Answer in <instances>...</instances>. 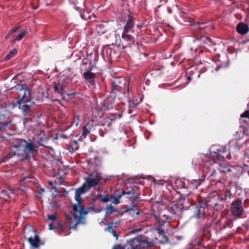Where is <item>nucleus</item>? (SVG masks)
Instances as JSON below:
<instances>
[{
	"label": "nucleus",
	"mask_w": 249,
	"mask_h": 249,
	"mask_svg": "<svg viewBox=\"0 0 249 249\" xmlns=\"http://www.w3.org/2000/svg\"><path fill=\"white\" fill-rule=\"evenodd\" d=\"M107 54V56H109L110 58L113 57V55L112 53H114V51L110 48H107L106 50Z\"/></svg>",
	"instance_id": "a18cd8bd"
},
{
	"label": "nucleus",
	"mask_w": 249,
	"mask_h": 249,
	"mask_svg": "<svg viewBox=\"0 0 249 249\" xmlns=\"http://www.w3.org/2000/svg\"><path fill=\"white\" fill-rule=\"evenodd\" d=\"M124 20L126 21V23L123 28L121 41L123 48H126L131 47L132 45L135 44V38L130 34L134 32L135 23L134 17L129 12L125 14Z\"/></svg>",
	"instance_id": "f257e3e1"
},
{
	"label": "nucleus",
	"mask_w": 249,
	"mask_h": 249,
	"mask_svg": "<svg viewBox=\"0 0 249 249\" xmlns=\"http://www.w3.org/2000/svg\"><path fill=\"white\" fill-rule=\"evenodd\" d=\"M27 33L26 31H24L22 32L19 33L14 39L13 42H16L17 41H19L22 39L26 35Z\"/></svg>",
	"instance_id": "4c0bfd02"
},
{
	"label": "nucleus",
	"mask_w": 249,
	"mask_h": 249,
	"mask_svg": "<svg viewBox=\"0 0 249 249\" xmlns=\"http://www.w3.org/2000/svg\"><path fill=\"white\" fill-rule=\"evenodd\" d=\"M126 87L128 90H129L128 85L124 80L121 78H116L112 82L111 91L114 93H116V91L124 93L123 89Z\"/></svg>",
	"instance_id": "f8f14e48"
},
{
	"label": "nucleus",
	"mask_w": 249,
	"mask_h": 249,
	"mask_svg": "<svg viewBox=\"0 0 249 249\" xmlns=\"http://www.w3.org/2000/svg\"><path fill=\"white\" fill-rule=\"evenodd\" d=\"M240 117L241 118H246L249 119V110H247L244 113L241 114Z\"/></svg>",
	"instance_id": "8fccbe9b"
},
{
	"label": "nucleus",
	"mask_w": 249,
	"mask_h": 249,
	"mask_svg": "<svg viewBox=\"0 0 249 249\" xmlns=\"http://www.w3.org/2000/svg\"><path fill=\"white\" fill-rule=\"evenodd\" d=\"M113 197H111V203L114 205H118L120 203V199L123 196H122V192L119 194L115 193V195H111Z\"/></svg>",
	"instance_id": "bb28decb"
},
{
	"label": "nucleus",
	"mask_w": 249,
	"mask_h": 249,
	"mask_svg": "<svg viewBox=\"0 0 249 249\" xmlns=\"http://www.w3.org/2000/svg\"><path fill=\"white\" fill-rule=\"evenodd\" d=\"M191 79H192V78H191V76H188V77H187V79H188L189 80H191Z\"/></svg>",
	"instance_id": "680f3d73"
},
{
	"label": "nucleus",
	"mask_w": 249,
	"mask_h": 249,
	"mask_svg": "<svg viewBox=\"0 0 249 249\" xmlns=\"http://www.w3.org/2000/svg\"><path fill=\"white\" fill-rule=\"evenodd\" d=\"M163 68V67H161L160 68H158L157 67H155L154 69H153L151 72V74H157L160 75L162 73V69Z\"/></svg>",
	"instance_id": "58836bf2"
},
{
	"label": "nucleus",
	"mask_w": 249,
	"mask_h": 249,
	"mask_svg": "<svg viewBox=\"0 0 249 249\" xmlns=\"http://www.w3.org/2000/svg\"><path fill=\"white\" fill-rule=\"evenodd\" d=\"M143 229L142 228H139L137 229L132 228L129 231L130 234H136L142 231Z\"/></svg>",
	"instance_id": "c03bdc74"
},
{
	"label": "nucleus",
	"mask_w": 249,
	"mask_h": 249,
	"mask_svg": "<svg viewBox=\"0 0 249 249\" xmlns=\"http://www.w3.org/2000/svg\"><path fill=\"white\" fill-rule=\"evenodd\" d=\"M5 117L3 114H0V124H1L2 127H5L8 124V122L4 121Z\"/></svg>",
	"instance_id": "a19ab883"
},
{
	"label": "nucleus",
	"mask_w": 249,
	"mask_h": 249,
	"mask_svg": "<svg viewBox=\"0 0 249 249\" xmlns=\"http://www.w3.org/2000/svg\"><path fill=\"white\" fill-rule=\"evenodd\" d=\"M89 190V189L87 187V186L84 183L80 187L75 190V195L74 198L75 200L77 201L76 204H82L81 203L82 198L81 197V196Z\"/></svg>",
	"instance_id": "dca6fc26"
},
{
	"label": "nucleus",
	"mask_w": 249,
	"mask_h": 249,
	"mask_svg": "<svg viewBox=\"0 0 249 249\" xmlns=\"http://www.w3.org/2000/svg\"><path fill=\"white\" fill-rule=\"evenodd\" d=\"M111 197H113V196L111 195H102L100 194L96 196L95 200H100L102 202L108 203L111 199Z\"/></svg>",
	"instance_id": "b1692460"
},
{
	"label": "nucleus",
	"mask_w": 249,
	"mask_h": 249,
	"mask_svg": "<svg viewBox=\"0 0 249 249\" xmlns=\"http://www.w3.org/2000/svg\"><path fill=\"white\" fill-rule=\"evenodd\" d=\"M242 133L241 131H236L235 133L233 134L235 139L236 140H239L241 138V135Z\"/></svg>",
	"instance_id": "de8ad7c7"
},
{
	"label": "nucleus",
	"mask_w": 249,
	"mask_h": 249,
	"mask_svg": "<svg viewBox=\"0 0 249 249\" xmlns=\"http://www.w3.org/2000/svg\"><path fill=\"white\" fill-rule=\"evenodd\" d=\"M125 248H127V246H126V245L125 246H124L121 244H119L115 245L113 246L112 249H125Z\"/></svg>",
	"instance_id": "49530a36"
},
{
	"label": "nucleus",
	"mask_w": 249,
	"mask_h": 249,
	"mask_svg": "<svg viewBox=\"0 0 249 249\" xmlns=\"http://www.w3.org/2000/svg\"><path fill=\"white\" fill-rule=\"evenodd\" d=\"M124 195L129 196L128 198L132 202H139L141 201L140 192H139V189L137 186L132 187L131 190L130 191H122V196H124Z\"/></svg>",
	"instance_id": "ddd939ff"
},
{
	"label": "nucleus",
	"mask_w": 249,
	"mask_h": 249,
	"mask_svg": "<svg viewBox=\"0 0 249 249\" xmlns=\"http://www.w3.org/2000/svg\"><path fill=\"white\" fill-rule=\"evenodd\" d=\"M71 82V79L68 75L63 74L59 79V83L63 86H67L68 84Z\"/></svg>",
	"instance_id": "393cba45"
},
{
	"label": "nucleus",
	"mask_w": 249,
	"mask_h": 249,
	"mask_svg": "<svg viewBox=\"0 0 249 249\" xmlns=\"http://www.w3.org/2000/svg\"><path fill=\"white\" fill-rule=\"evenodd\" d=\"M220 201H227L232 197V194L228 190H223L218 193Z\"/></svg>",
	"instance_id": "aec40b11"
},
{
	"label": "nucleus",
	"mask_w": 249,
	"mask_h": 249,
	"mask_svg": "<svg viewBox=\"0 0 249 249\" xmlns=\"http://www.w3.org/2000/svg\"><path fill=\"white\" fill-rule=\"evenodd\" d=\"M91 128V125L89 124L83 125L82 128L81 135L79 138V140L82 141L89 134Z\"/></svg>",
	"instance_id": "6ab92c4d"
},
{
	"label": "nucleus",
	"mask_w": 249,
	"mask_h": 249,
	"mask_svg": "<svg viewBox=\"0 0 249 249\" xmlns=\"http://www.w3.org/2000/svg\"><path fill=\"white\" fill-rule=\"evenodd\" d=\"M229 146V145L224 146L218 149L217 151L213 152L211 153V156L215 160V162L221 165L225 158L228 160H231V156L230 153Z\"/></svg>",
	"instance_id": "423d86ee"
},
{
	"label": "nucleus",
	"mask_w": 249,
	"mask_h": 249,
	"mask_svg": "<svg viewBox=\"0 0 249 249\" xmlns=\"http://www.w3.org/2000/svg\"><path fill=\"white\" fill-rule=\"evenodd\" d=\"M240 124H241V125L244 127H245L246 126V124H247L248 123V121H246V120H245L243 119H240Z\"/></svg>",
	"instance_id": "864d4df0"
},
{
	"label": "nucleus",
	"mask_w": 249,
	"mask_h": 249,
	"mask_svg": "<svg viewBox=\"0 0 249 249\" xmlns=\"http://www.w3.org/2000/svg\"><path fill=\"white\" fill-rule=\"evenodd\" d=\"M14 190H15L14 189H13V190H12V192L13 193H15Z\"/></svg>",
	"instance_id": "338daca9"
},
{
	"label": "nucleus",
	"mask_w": 249,
	"mask_h": 249,
	"mask_svg": "<svg viewBox=\"0 0 249 249\" xmlns=\"http://www.w3.org/2000/svg\"><path fill=\"white\" fill-rule=\"evenodd\" d=\"M169 211L174 217H178L181 214V209L177 204H173L169 208Z\"/></svg>",
	"instance_id": "412c9836"
},
{
	"label": "nucleus",
	"mask_w": 249,
	"mask_h": 249,
	"mask_svg": "<svg viewBox=\"0 0 249 249\" xmlns=\"http://www.w3.org/2000/svg\"><path fill=\"white\" fill-rule=\"evenodd\" d=\"M221 201L218 196V192H213L209 194L206 197V206L213 208L215 210L219 209L218 204Z\"/></svg>",
	"instance_id": "1a4fd4ad"
},
{
	"label": "nucleus",
	"mask_w": 249,
	"mask_h": 249,
	"mask_svg": "<svg viewBox=\"0 0 249 249\" xmlns=\"http://www.w3.org/2000/svg\"><path fill=\"white\" fill-rule=\"evenodd\" d=\"M25 238L28 240L31 247L37 248L43 243L40 240L37 232L32 227L25 228L24 230Z\"/></svg>",
	"instance_id": "39448f33"
},
{
	"label": "nucleus",
	"mask_w": 249,
	"mask_h": 249,
	"mask_svg": "<svg viewBox=\"0 0 249 249\" xmlns=\"http://www.w3.org/2000/svg\"><path fill=\"white\" fill-rule=\"evenodd\" d=\"M49 184L51 185H53V182H51V181H49Z\"/></svg>",
	"instance_id": "0e129e2a"
},
{
	"label": "nucleus",
	"mask_w": 249,
	"mask_h": 249,
	"mask_svg": "<svg viewBox=\"0 0 249 249\" xmlns=\"http://www.w3.org/2000/svg\"><path fill=\"white\" fill-rule=\"evenodd\" d=\"M102 177L101 173L98 172H94L89 174V176L85 178V184L89 190L92 188L99 186L101 183Z\"/></svg>",
	"instance_id": "0eeeda50"
},
{
	"label": "nucleus",
	"mask_w": 249,
	"mask_h": 249,
	"mask_svg": "<svg viewBox=\"0 0 249 249\" xmlns=\"http://www.w3.org/2000/svg\"><path fill=\"white\" fill-rule=\"evenodd\" d=\"M47 141L46 138L45 137V133L42 130H39L38 133L36 134L35 137L31 140V144L34 146L33 153L36 152V148L40 146H44V143Z\"/></svg>",
	"instance_id": "9d476101"
},
{
	"label": "nucleus",
	"mask_w": 249,
	"mask_h": 249,
	"mask_svg": "<svg viewBox=\"0 0 249 249\" xmlns=\"http://www.w3.org/2000/svg\"><path fill=\"white\" fill-rule=\"evenodd\" d=\"M208 206H199L195 211V215L197 218H205L209 215Z\"/></svg>",
	"instance_id": "f3484780"
},
{
	"label": "nucleus",
	"mask_w": 249,
	"mask_h": 249,
	"mask_svg": "<svg viewBox=\"0 0 249 249\" xmlns=\"http://www.w3.org/2000/svg\"><path fill=\"white\" fill-rule=\"evenodd\" d=\"M134 108H135L134 107H132V108H131V107H129V109H128V112H129V113H130H130H132L133 112V109H134Z\"/></svg>",
	"instance_id": "bf43d9fd"
},
{
	"label": "nucleus",
	"mask_w": 249,
	"mask_h": 249,
	"mask_svg": "<svg viewBox=\"0 0 249 249\" xmlns=\"http://www.w3.org/2000/svg\"><path fill=\"white\" fill-rule=\"evenodd\" d=\"M105 217L103 220H106V218L110 214L115 213V212H119L121 215L123 214V213H120V211L118 209L115 208L114 207L111 205V204L107 206L105 208Z\"/></svg>",
	"instance_id": "4be33fe9"
},
{
	"label": "nucleus",
	"mask_w": 249,
	"mask_h": 249,
	"mask_svg": "<svg viewBox=\"0 0 249 249\" xmlns=\"http://www.w3.org/2000/svg\"><path fill=\"white\" fill-rule=\"evenodd\" d=\"M165 181H164L163 180H160L157 181V184H160V185H163L164 184V183H165Z\"/></svg>",
	"instance_id": "13d9d810"
},
{
	"label": "nucleus",
	"mask_w": 249,
	"mask_h": 249,
	"mask_svg": "<svg viewBox=\"0 0 249 249\" xmlns=\"http://www.w3.org/2000/svg\"><path fill=\"white\" fill-rule=\"evenodd\" d=\"M220 166V169L221 172L223 173H228L231 172V168H234V166L229 165L228 166H222V164Z\"/></svg>",
	"instance_id": "c9c22d12"
},
{
	"label": "nucleus",
	"mask_w": 249,
	"mask_h": 249,
	"mask_svg": "<svg viewBox=\"0 0 249 249\" xmlns=\"http://www.w3.org/2000/svg\"><path fill=\"white\" fill-rule=\"evenodd\" d=\"M171 12H172L171 10V9H169L168 10V13H171Z\"/></svg>",
	"instance_id": "69168bd1"
},
{
	"label": "nucleus",
	"mask_w": 249,
	"mask_h": 249,
	"mask_svg": "<svg viewBox=\"0 0 249 249\" xmlns=\"http://www.w3.org/2000/svg\"><path fill=\"white\" fill-rule=\"evenodd\" d=\"M190 26H194L195 27V30H198L201 31L202 29L205 28V23L204 22L199 23H191L190 24Z\"/></svg>",
	"instance_id": "c85d7f7f"
},
{
	"label": "nucleus",
	"mask_w": 249,
	"mask_h": 249,
	"mask_svg": "<svg viewBox=\"0 0 249 249\" xmlns=\"http://www.w3.org/2000/svg\"><path fill=\"white\" fill-rule=\"evenodd\" d=\"M48 220H51L52 222L49 224V229L54 230V231L61 233V232L64 230V227L62 224L57 221L56 219V214L48 215Z\"/></svg>",
	"instance_id": "9b49d317"
},
{
	"label": "nucleus",
	"mask_w": 249,
	"mask_h": 249,
	"mask_svg": "<svg viewBox=\"0 0 249 249\" xmlns=\"http://www.w3.org/2000/svg\"><path fill=\"white\" fill-rule=\"evenodd\" d=\"M153 240L145 237L142 238V235H138L135 238L127 241V249H140V248H149L154 245Z\"/></svg>",
	"instance_id": "20e7f679"
},
{
	"label": "nucleus",
	"mask_w": 249,
	"mask_h": 249,
	"mask_svg": "<svg viewBox=\"0 0 249 249\" xmlns=\"http://www.w3.org/2000/svg\"><path fill=\"white\" fill-rule=\"evenodd\" d=\"M83 77L88 83V87L93 89L95 88V73L91 72L90 71H85L83 74Z\"/></svg>",
	"instance_id": "2eb2a0df"
},
{
	"label": "nucleus",
	"mask_w": 249,
	"mask_h": 249,
	"mask_svg": "<svg viewBox=\"0 0 249 249\" xmlns=\"http://www.w3.org/2000/svg\"><path fill=\"white\" fill-rule=\"evenodd\" d=\"M17 54V51L14 49L12 50L5 56V59L6 60L10 59L13 56H15Z\"/></svg>",
	"instance_id": "e433bc0d"
},
{
	"label": "nucleus",
	"mask_w": 249,
	"mask_h": 249,
	"mask_svg": "<svg viewBox=\"0 0 249 249\" xmlns=\"http://www.w3.org/2000/svg\"><path fill=\"white\" fill-rule=\"evenodd\" d=\"M73 210L78 213L79 215L76 214H71L67 216H69L70 218V229H76L77 226L80 223L82 219V216L85 215L90 212H93L95 213H100L103 209L101 208H95L94 206L85 209L83 204H74L72 206Z\"/></svg>",
	"instance_id": "f03ea898"
},
{
	"label": "nucleus",
	"mask_w": 249,
	"mask_h": 249,
	"mask_svg": "<svg viewBox=\"0 0 249 249\" xmlns=\"http://www.w3.org/2000/svg\"><path fill=\"white\" fill-rule=\"evenodd\" d=\"M37 7H33V8H34V9H35V10H36V9H37Z\"/></svg>",
	"instance_id": "774afa93"
},
{
	"label": "nucleus",
	"mask_w": 249,
	"mask_h": 249,
	"mask_svg": "<svg viewBox=\"0 0 249 249\" xmlns=\"http://www.w3.org/2000/svg\"><path fill=\"white\" fill-rule=\"evenodd\" d=\"M163 216H164V217H165V218H166V219H168V216H166V215H165V214H164V215H163Z\"/></svg>",
	"instance_id": "e2e57ef3"
},
{
	"label": "nucleus",
	"mask_w": 249,
	"mask_h": 249,
	"mask_svg": "<svg viewBox=\"0 0 249 249\" xmlns=\"http://www.w3.org/2000/svg\"><path fill=\"white\" fill-rule=\"evenodd\" d=\"M26 103H20L17 104V105L21 110L24 117H32L34 116V110L31 106Z\"/></svg>",
	"instance_id": "4468645a"
},
{
	"label": "nucleus",
	"mask_w": 249,
	"mask_h": 249,
	"mask_svg": "<svg viewBox=\"0 0 249 249\" xmlns=\"http://www.w3.org/2000/svg\"><path fill=\"white\" fill-rule=\"evenodd\" d=\"M115 176H109V177H107L106 178H103L102 177V181H101V183L102 182H104V183H105V182H107L108 180H110V179L112 178V177H115Z\"/></svg>",
	"instance_id": "3c124183"
},
{
	"label": "nucleus",
	"mask_w": 249,
	"mask_h": 249,
	"mask_svg": "<svg viewBox=\"0 0 249 249\" xmlns=\"http://www.w3.org/2000/svg\"><path fill=\"white\" fill-rule=\"evenodd\" d=\"M190 248L189 249H193L196 247H201V241L199 238L193 239L190 243Z\"/></svg>",
	"instance_id": "a878e982"
},
{
	"label": "nucleus",
	"mask_w": 249,
	"mask_h": 249,
	"mask_svg": "<svg viewBox=\"0 0 249 249\" xmlns=\"http://www.w3.org/2000/svg\"><path fill=\"white\" fill-rule=\"evenodd\" d=\"M114 228V224L112 223H110L108 224L107 227V231L110 233H111L114 237H115L116 239H118V236L117 233L115 232V230L113 229Z\"/></svg>",
	"instance_id": "473e14b6"
},
{
	"label": "nucleus",
	"mask_w": 249,
	"mask_h": 249,
	"mask_svg": "<svg viewBox=\"0 0 249 249\" xmlns=\"http://www.w3.org/2000/svg\"><path fill=\"white\" fill-rule=\"evenodd\" d=\"M204 179V178H203L202 179H201L200 178L193 179L191 181L190 184L192 185V188L196 189Z\"/></svg>",
	"instance_id": "7c9ffc66"
},
{
	"label": "nucleus",
	"mask_w": 249,
	"mask_h": 249,
	"mask_svg": "<svg viewBox=\"0 0 249 249\" xmlns=\"http://www.w3.org/2000/svg\"><path fill=\"white\" fill-rule=\"evenodd\" d=\"M112 108V103H110V104H108L107 107H106V108L107 109V110H109L111 108Z\"/></svg>",
	"instance_id": "4d7b16f0"
},
{
	"label": "nucleus",
	"mask_w": 249,
	"mask_h": 249,
	"mask_svg": "<svg viewBox=\"0 0 249 249\" xmlns=\"http://www.w3.org/2000/svg\"><path fill=\"white\" fill-rule=\"evenodd\" d=\"M156 219L157 221V224L159 225L158 227L169 228V224L168 222L162 219H160V218L158 219L157 218Z\"/></svg>",
	"instance_id": "2f4dec72"
},
{
	"label": "nucleus",
	"mask_w": 249,
	"mask_h": 249,
	"mask_svg": "<svg viewBox=\"0 0 249 249\" xmlns=\"http://www.w3.org/2000/svg\"><path fill=\"white\" fill-rule=\"evenodd\" d=\"M14 147L16 149V154L21 161L29 160L33 153L34 146L31 140L16 139L13 142Z\"/></svg>",
	"instance_id": "7ed1b4c3"
},
{
	"label": "nucleus",
	"mask_w": 249,
	"mask_h": 249,
	"mask_svg": "<svg viewBox=\"0 0 249 249\" xmlns=\"http://www.w3.org/2000/svg\"><path fill=\"white\" fill-rule=\"evenodd\" d=\"M230 211L231 215L234 218H240L244 211L242 200L239 198L234 200L231 204Z\"/></svg>",
	"instance_id": "6e6552de"
},
{
	"label": "nucleus",
	"mask_w": 249,
	"mask_h": 249,
	"mask_svg": "<svg viewBox=\"0 0 249 249\" xmlns=\"http://www.w3.org/2000/svg\"><path fill=\"white\" fill-rule=\"evenodd\" d=\"M81 17L84 20H88L89 19H90V17L88 16V17H85L84 14H81Z\"/></svg>",
	"instance_id": "6e6d98bb"
},
{
	"label": "nucleus",
	"mask_w": 249,
	"mask_h": 249,
	"mask_svg": "<svg viewBox=\"0 0 249 249\" xmlns=\"http://www.w3.org/2000/svg\"><path fill=\"white\" fill-rule=\"evenodd\" d=\"M67 86H63V85L60 84L59 83L58 85H57L56 84L54 85V89L55 92L57 93L62 95L63 93V90L65 88H66Z\"/></svg>",
	"instance_id": "c756f323"
},
{
	"label": "nucleus",
	"mask_w": 249,
	"mask_h": 249,
	"mask_svg": "<svg viewBox=\"0 0 249 249\" xmlns=\"http://www.w3.org/2000/svg\"><path fill=\"white\" fill-rule=\"evenodd\" d=\"M169 228H166V227H158L157 229L158 233L160 235H162V236H165V231L167 230Z\"/></svg>",
	"instance_id": "37998d69"
},
{
	"label": "nucleus",
	"mask_w": 249,
	"mask_h": 249,
	"mask_svg": "<svg viewBox=\"0 0 249 249\" xmlns=\"http://www.w3.org/2000/svg\"><path fill=\"white\" fill-rule=\"evenodd\" d=\"M16 155H17L16 152H10L2 157L1 161L3 162H6V161H8L10 159H11L12 157H14Z\"/></svg>",
	"instance_id": "72a5a7b5"
},
{
	"label": "nucleus",
	"mask_w": 249,
	"mask_h": 249,
	"mask_svg": "<svg viewBox=\"0 0 249 249\" xmlns=\"http://www.w3.org/2000/svg\"><path fill=\"white\" fill-rule=\"evenodd\" d=\"M109 100H110V99H107V101H106L105 102V103H104L105 106H106V103H108V102H109Z\"/></svg>",
	"instance_id": "052dcab7"
},
{
	"label": "nucleus",
	"mask_w": 249,
	"mask_h": 249,
	"mask_svg": "<svg viewBox=\"0 0 249 249\" xmlns=\"http://www.w3.org/2000/svg\"><path fill=\"white\" fill-rule=\"evenodd\" d=\"M79 121V116H76L74 118L73 121L72 122L73 124H75L76 126L78 125Z\"/></svg>",
	"instance_id": "603ef678"
},
{
	"label": "nucleus",
	"mask_w": 249,
	"mask_h": 249,
	"mask_svg": "<svg viewBox=\"0 0 249 249\" xmlns=\"http://www.w3.org/2000/svg\"><path fill=\"white\" fill-rule=\"evenodd\" d=\"M230 223V222H229V221H227V222H225V223L223 225L222 229H226L229 225Z\"/></svg>",
	"instance_id": "5fc2aeb1"
},
{
	"label": "nucleus",
	"mask_w": 249,
	"mask_h": 249,
	"mask_svg": "<svg viewBox=\"0 0 249 249\" xmlns=\"http://www.w3.org/2000/svg\"><path fill=\"white\" fill-rule=\"evenodd\" d=\"M197 39L203 44H209L212 42L211 38L207 36H202Z\"/></svg>",
	"instance_id": "cd10ccee"
},
{
	"label": "nucleus",
	"mask_w": 249,
	"mask_h": 249,
	"mask_svg": "<svg viewBox=\"0 0 249 249\" xmlns=\"http://www.w3.org/2000/svg\"><path fill=\"white\" fill-rule=\"evenodd\" d=\"M236 30L239 34L245 35L249 32V28L247 24L244 23H239L237 25Z\"/></svg>",
	"instance_id": "5701e85b"
},
{
	"label": "nucleus",
	"mask_w": 249,
	"mask_h": 249,
	"mask_svg": "<svg viewBox=\"0 0 249 249\" xmlns=\"http://www.w3.org/2000/svg\"><path fill=\"white\" fill-rule=\"evenodd\" d=\"M19 29L18 26L15 27L14 28L11 29L9 31V32L5 36V38H8L10 36H11L13 34H14L16 32H17Z\"/></svg>",
	"instance_id": "ea45409f"
},
{
	"label": "nucleus",
	"mask_w": 249,
	"mask_h": 249,
	"mask_svg": "<svg viewBox=\"0 0 249 249\" xmlns=\"http://www.w3.org/2000/svg\"><path fill=\"white\" fill-rule=\"evenodd\" d=\"M224 66L220 64H218L215 67H213V70H212V72L217 71L223 68Z\"/></svg>",
	"instance_id": "09e8293b"
},
{
	"label": "nucleus",
	"mask_w": 249,
	"mask_h": 249,
	"mask_svg": "<svg viewBox=\"0 0 249 249\" xmlns=\"http://www.w3.org/2000/svg\"><path fill=\"white\" fill-rule=\"evenodd\" d=\"M23 92V94L20 98L17 101V104L20 103H28L31 101V96L30 91L29 89H23L21 90Z\"/></svg>",
	"instance_id": "a211bd4d"
},
{
	"label": "nucleus",
	"mask_w": 249,
	"mask_h": 249,
	"mask_svg": "<svg viewBox=\"0 0 249 249\" xmlns=\"http://www.w3.org/2000/svg\"><path fill=\"white\" fill-rule=\"evenodd\" d=\"M113 121V119L109 117L106 118L103 120V125L110 128L112 124Z\"/></svg>",
	"instance_id": "f704fd0d"
},
{
	"label": "nucleus",
	"mask_w": 249,
	"mask_h": 249,
	"mask_svg": "<svg viewBox=\"0 0 249 249\" xmlns=\"http://www.w3.org/2000/svg\"><path fill=\"white\" fill-rule=\"evenodd\" d=\"M139 102L137 100H130L128 102V106L130 107H134L136 108V107L137 106V105L139 104Z\"/></svg>",
	"instance_id": "79ce46f5"
}]
</instances>
